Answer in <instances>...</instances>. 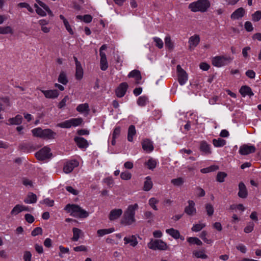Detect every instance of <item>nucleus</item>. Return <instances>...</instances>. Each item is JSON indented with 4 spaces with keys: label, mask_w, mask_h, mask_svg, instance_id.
Masks as SVG:
<instances>
[{
    "label": "nucleus",
    "mask_w": 261,
    "mask_h": 261,
    "mask_svg": "<svg viewBox=\"0 0 261 261\" xmlns=\"http://www.w3.org/2000/svg\"><path fill=\"white\" fill-rule=\"evenodd\" d=\"M22 117L20 115H17L15 117L9 119L10 125H19L22 123Z\"/></svg>",
    "instance_id": "bb28decb"
},
{
    "label": "nucleus",
    "mask_w": 261,
    "mask_h": 261,
    "mask_svg": "<svg viewBox=\"0 0 261 261\" xmlns=\"http://www.w3.org/2000/svg\"><path fill=\"white\" fill-rule=\"evenodd\" d=\"M76 66L75 78L77 80H81L83 76V69L81 64Z\"/></svg>",
    "instance_id": "473e14b6"
},
{
    "label": "nucleus",
    "mask_w": 261,
    "mask_h": 261,
    "mask_svg": "<svg viewBox=\"0 0 261 261\" xmlns=\"http://www.w3.org/2000/svg\"><path fill=\"white\" fill-rule=\"evenodd\" d=\"M72 231L73 237L71 238L72 241H77L81 234L83 233L82 231L77 228L74 227L72 229Z\"/></svg>",
    "instance_id": "2f4dec72"
},
{
    "label": "nucleus",
    "mask_w": 261,
    "mask_h": 261,
    "mask_svg": "<svg viewBox=\"0 0 261 261\" xmlns=\"http://www.w3.org/2000/svg\"><path fill=\"white\" fill-rule=\"evenodd\" d=\"M24 261H31L32 254L29 251H25L23 254Z\"/></svg>",
    "instance_id": "e2e57ef3"
},
{
    "label": "nucleus",
    "mask_w": 261,
    "mask_h": 261,
    "mask_svg": "<svg viewBox=\"0 0 261 261\" xmlns=\"http://www.w3.org/2000/svg\"><path fill=\"white\" fill-rule=\"evenodd\" d=\"M123 211L121 209L112 210L109 215V218L111 221H114L119 218L122 214Z\"/></svg>",
    "instance_id": "6ab92c4d"
},
{
    "label": "nucleus",
    "mask_w": 261,
    "mask_h": 261,
    "mask_svg": "<svg viewBox=\"0 0 261 261\" xmlns=\"http://www.w3.org/2000/svg\"><path fill=\"white\" fill-rule=\"evenodd\" d=\"M64 210L70 215L75 217L85 218L89 216V213L83 209L79 205L74 204H68L66 205Z\"/></svg>",
    "instance_id": "f03ea898"
},
{
    "label": "nucleus",
    "mask_w": 261,
    "mask_h": 261,
    "mask_svg": "<svg viewBox=\"0 0 261 261\" xmlns=\"http://www.w3.org/2000/svg\"><path fill=\"white\" fill-rule=\"evenodd\" d=\"M18 149L23 152H31L37 148L31 143H22L18 146Z\"/></svg>",
    "instance_id": "9b49d317"
},
{
    "label": "nucleus",
    "mask_w": 261,
    "mask_h": 261,
    "mask_svg": "<svg viewBox=\"0 0 261 261\" xmlns=\"http://www.w3.org/2000/svg\"><path fill=\"white\" fill-rule=\"evenodd\" d=\"M37 200V197L36 194L32 192H29L27 197L24 200L25 203H36Z\"/></svg>",
    "instance_id": "a878e982"
},
{
    "label": "nucleus",
    "mask_w": 261,
    "mask_h": 261,
    "mask_svg": "<svg viewBox=\"0 0 261 261\" xmlns=\"http://www.w3.org/2000/svg\"><path fill=\"white\" fill-rule=\"evenodd\" d=\"M148 247L152 250H165L167 249V244L162 240L151 239L147 244Z\"/></svg>",
    "instance_id": "20e7f679"
},
{
    "label": "nucleus",
    "mask_w": 261,
    "mask_h": 261,
    "mask_svg": "<svg viewBox=\"0 0 261 261\" xmlns=\"http://www.w3.org/2000/svg\"><path fill=\"white\" fill-rule=\"evenodd\" d=\"M171 184H172L175 186H181L184 183V179L182 177H178L177 178L172 179L171 181Z\"/></svg>",
    "instance_id": "ea45409f"
},
{
    "label": "nucleus",
    "mask_w": 261,
    "mask_h": 261,
    "mask_svg": "<svg viewBox=\"0 0 261 261\" xmlns=\"http://www.w3.org/2000/svg\"><path fill=\"white\" fill-rule=\"evenodd\" d=\"M77 111L80 113L89 111V105L87 103L80 104L76 108Z\"/></svg>",
    "instance_id": "58836bf2"
},
{
    "label": "nucleus",
    "mask_w": 261,
    "mask_h": 261,
    "mask_svg": "<svg viewBox=\"0 0 261 261\" xmlns=\"http://www.w3.org/2000/svg\"><path fill=\"white\" fill-rule=\"evenodd\" d=\"M43 132V129L40 127H38L36 128H34L32 130V133L34 136L37 137H40L42 138V134Z\"/></svg>",
    "instance_id": "c03bdc74"
},
{
    "label": "nucleus",
    "mask_w": 261,
    "mask_h": 261,
    "mask_svg": "<svg viewBox=\"0 0 261 261\" xmlns=\"http://www.w3.org/2000/svg\"><path fill=\"white\" fill-rule=\"evenodd\" d=\"M69 97L68 95L65 96L63 99L59 103L58 107L59 109H62L64 108L66 105V102L69 100Z\"/></svg>",
    "instance_id": "864d4df0"
},
{
    "label": "nucleus",
    "mask_w": 261,
    "mask_h": 261,
    "mask_svg": "<svg viewBox=\"0 0 261 261\" xmlns=\"http://www.w3.org/2000/svg\"><path fill=\"white\" fill-rule=\"evenodd\" d=\"M83 121V119L81 118H72L59 123L58 126L61 128H68L71 126H77L80 125L82 123Z\"/></svg>",
    "instance_id": "423d86ee"
},
{
    "label": "nucleus",
    "mask_w": 261,
    "mask_h": 261,
    "mask_svg": "<svg viewBox=\"0 0 261 261\" xmlns=\"http://www.w3.org/2000/svg\"><path fill=\"white\" fill-rule=\"evenodd\" d=\"M120 132H121V127H120V126H117V127H116L114 129L113 132L112 137L114 139L117 138L119 136V135H120Z\"/></svg>",
    "instance_id": "052dcab7"
},
{
    "label": "nucleus",
    "mask_w": 261,
    "mask_h": 261,
    "mask_svg": "<svg viewBox=\"0 0 261 261\" xmlns=\"http://www.w3.org/2000/svg\"><path fill=\"white\" fill-rule=\"evenodd\" d=\"M239 92L243 97L246 95L251 97L254 95L251 88L247 85L242 86L239 90Z\"/></svg>",
    "instance_id": "aec40b11"
},
{
    "label": "nucleus",
    "mask_w": 261,
    "mask_h": 261,
    "mask_svg": "<svg viewBox=\"0 0 261 261\" xmlns=\"http://www.w3.org/2000/svg\"><path fill=\"white\" fill-rule=\"evenodd\" d=\"M210 6L211 3L208 0H198L189 4L188 8L193 12H205Z\"/></svg>",
    "instance_id": "7ed1b4c3"
},
{
    "label": "nucleus",
    "mask_w": 261,
    "mask_h": 261,
    "mask_svg": "<svg viewBox=\"0 0 261 261\" xmlns=\"http://www.w3.org/2000/svg\"><path fill=\"white\" fill-rule=\"evenodd\" d=\"M256 148L253 145L244 144L241 146L239 149V153L242 155H247L255 151Z\"/></svg>",
    "instance_id": "9d476101"
},
{
    "label": "nucleus",
    "mask_w": 261,
    "mask_h": 261,
    "mask_svg": "<svg viewBox=\"0 0 261 261\" xmlns=\"http://www.w3.org/2000/svg\"><path fill=\"white\" fill-rule=\"evenodd\" d=\"M136 134V130L135 129V127L133 125H131L129 126L128 129V134H127V140L129 142H132L133 141V136L135 135Z\"/></svg>",
    "instance_id": "cd10ccee"
},
{
    "label": "nucleus",
    "mask_w": 261,
    "mask_h": 261,
    "mask_svg": "<svg viewBox=\"0 0 261 261\" xmlns=\"http://www.w3.org/2000/svg\"><path fill=\"white\" fill-rule=\"evenodd\" d=\"M8 34H13V30L11 27H0V34L6 35Z\"/></svg>",
    "instance_id": "f704fd0d"
},
{
    "label": "nucleus",
    "mask_w": 261,
    "mask_h": 261,
    "mask_svg": "<svg viewBox=\"0 0 261 261\" xmlns=\"http://www.w3.org/2000/svg\"><path fill=\"white\" fill-rule=\"evenodd\" d=\"M245 29L247 32H251L253 30V27L251 22L246 21L244 24Z\"/></svg>",
    "instance_id": "338daca9"
},
{
    "label": "nucleus",
    "mask_w": 261,
    "mask_h": 261,
    "mask_svg": "<svg viewBox=\"0 0 261 261\" xmlns=\"http://www.w3.org/2000/svg\"><path fill=\"white\" fill-rule=\"evenodd\" d=\"M193 254L197 258L206 259L208 257L207 255L204 253L203 251H194L193 252Z\"/></svg>",
    "instance_id": "79ce46f5"
},
{
    "label": "nucleus",
    "mask_w": 261,
    "mask_h": 261,
    "mask_svg": "<svg viewBox=\"0 0 261 261\" xmlns=\"http://www.w3.org/2000/svg\"><path fill=\"white\" fill-rule=\"evenodd\" d=\"M146 164L147 165L148 169L151 170H153L156 166V161L152 159H149Z\"/></svg>",
    "instance_id": "de8ad7c7"
},
{
    "label": "nucleus",
    "mask_w": 261,
    "mask_h": 261,
    "mask_svg": "<svg viewBox=\"0 0 261 261\" xmlns=\"http://www.w3.org/2000/svg\"><path fill=\"white\" fill-rule=\"evenodd\" d=\"M232 61L230 57L216 56L212 60V64L214 66L220 67L226 65Z\"/></svg>",
    "instance_id": "0eeeda50"
},
{
    "label": "nucleus",
    "mask_w": 261,
    "mask_h": 261,
    "mask_svg": "<svg viewBox=\"0 0 261 261\" xmlns=\"http://www.w3.org/2000/svg\"><path fill=\"white\" fill-rule=\"evenodd\" d=\"M227 174L224 172H219L216 176V180L219 182H223L225 180V178L227 177Z\"/></svg>",
    "instance_id": "4c0bfd02"
},
{
    "label": "nucleus",
    "mask_w": 261,
    "mask_h": 261,
    "mask_svg": "<svg viewBox=\"0 0 261 261\" xmlns=\"http://www.w3.org/2000/svg\"><path fill=\"white\" fill-rule=\"evenodd\" d=\"M213 143L215 147H220L225 145L226 141L222 138H219L218 139H213Z\"/></svg>",
    "instance_id": "c9c22d12"
},
{
    "label": "nucleus",
    "mask_w": 261,
    "mask_h": 261,
    "mask_svg": "<svg viewBox=\"0 0 261 261\" xmlns=\"http://www.w3.org/2000/svg\"><path fill=\"white\" fill-rule=\"evenodd\" d=\"M187 241L191 244H196L198 246L202 245V242L198 238L189 237L187 239Z\"/></svg>",
    "instance_id": "e433bc0d"
},
{
    "label": "nucleus",
    "mask_w": 261,
    "mask_h": 261,
    "mask_svg": "<svg viewBox=\"0 0 261 261\" xmlns=\"http://www.w3.org/2000/svg\"><path fill=\"white\" fill-rule=\"evenodd\" d=\"M199 149L205 154L211 153L210 145L204 141H201L200 142Z\"/></svg>",
    "instance_id": "393cba45"
},
{
    "label": "nucleus",
    "mask_w": 261,
    "mask_h": 261,
    "mask_svg": "<svg viewBox=\"0 0 261 261\" xmlns=\"http://www.w3.org/2000/svg\"><path fill=\"white\" fill-rule=\"evenodd\" d=\"M200 42V37L198 35H195L190 37L189 40V48L191 50L194 48L199 44Z\"/></svg>",
    "instance_id": "4468645a"
},
{
    "label": "nucleus",
    "mask_w": 261,
    "mask_h": 261,
    "mask_svg": "<svg viewBox=\"0 0 261 261\" xmlns=\"http://www.w3.org/2000/svg\"><path fill=\"white\" fill-rule=\"evenodd\" d=\"M254 226V224L252 222H250L247 224V225L244 228V231L245 233L251 232L253 230Z\"/></svg>",
    "instance_id": "8fccbe9b"
},
{
    "label": "nucleus",
    "mask_w": 261,
    "mask_h": 261,
    "mask_svg": "<svg viewBox=\"0 0 261 261\" xmlns=\"http://www.w3.org/2000/svg\"><path fill=\"white\" fill-rule=\"evenodd\" d=\"M245 13L244 9L240 7L235 10L231 15L230 17L232 19H239L243 17Z\"/></svg>",
    "instance_id": "f3484780"
},
{
    "label": "nucleus",
    "mask_w": 261,
    "mask_h": 261,
    "mask_svg": "<svg viewBox=\"0 0 261 261\" xmlns=\"http://www.w3.org/2000/svg\"><path fill=\"white\" fill-rule=\"evenodd\" d=\"M50 148L47 146H45L35 153V156L39 161H44L49 159L52 156V153L50 152Z\"/></svg>",
    "instance_id": "39448f33"
},
{
    "label": "nucleus",
    "mask_w": 261,
    "mask_h": 261,
    "mask_svg": "<svg viewBox=\"0 0 261 261\" xmlns=\"http://www.w3.org/2000/svg\"><path fill=\"white\" fill-rule=\"evenodd\" d=\"M100 69L103 71H105L108 67V63L107 60L106 55L104 52L100 51Z\"/></svg>",
    "instance_id": "4be33fe9"
},
{
    "label": "nucleus",
    "mask_w": 261,
    "mask_h": 261,
    "mask_svg": "<svg viewBox=\"0 0 261 261\" xmlns=\"http://www.w3.org/2000/svg\"><path fill=\"white\" fill-rule=\"evenodd\" d=\"M205 210L207 213V215L208 216H212L214 213V207L210 203H207L205 204Z\"/></svg>",
    "instance_id": "a18cd8bd"
},
{
    "label": "nucleus",
    "mask_w": 261,
    "mask_h": 261,
    "mask_svg": "<svg viewBox=\"0 0 261 261\" xmlns=\"http://www.w3.org/2000/svg\"><path fill=\"white\" fill-rule=\"evenodd\" d=\"M58 81L59 83L64 85H66L68 83V78L66 73L64 71H61L59 75Z\"/></svg>",
    "instance_id": "7c9ffc66"
},
{
    "label": "nucleus",
    "mask_w": 261,
    "mask_h": 261,
    "mask_svg": "<svg viewBox=\"0 0 261 261\" xmlns=\"http://www.w3.org/2000/svg\"><path fill=\"white\" fill-rule=\"evenodd\" d=\"M34 7L36 8V13L41 16H45L46 15V12L43 10L41 8H40L37 4H34Z\"/></svg>",
    "instance_id": "13d9d810"
},
{
    "label": "nucleus",
    "mask_w": 261,
    "mask_h": 261,
    "mask_svg": "<svg viewBox=\"0 0 261 261\" xmlns=\"http://www.w3.org/2000/svg\"><path fill=\"white\" fill-rule=\"evenodd\" d=\"M138 208L137 203L129 205L127 210L124 212L123 217L121 220V224L124 225H130L135 223V211Z\"/></svg>",
    "instance_id": "f257e3e1"
},
{
    "label": "nucleus",
    "mask_w": 261,
    "mask_h": 261,
    "mask_svg": "<svg viewBox=\"0 0 261 261\" xmlns=\"http://www.w3.org/2000/svg\"><path fill=\"white\" fill-rule=\"evenodd\" d=\"M165 44L166 47L169 49H172L173 48V44L171 41L170 36H166L165 38Z\"/></svg>",
    "instance_id": "37998d69"
},
{
    "label": "nucleus",
    "mask_w": 261,
    "mask_h": 261,
    "mask_svg": "<svg viewBox=\"0 0 261 261\" xmlns=\"http://www.w3.org/2000/svg\"><path fill=\"white\" fill-rule=\"evenodd\" d=\"M18 6L21 8H25L28 9V10L32 13L33 12V9L30 7V6L27 3H20L18 4Z\"/></svg>",
    "instance_id": "69168bd1"
},
{
    "label": "nucleus",
    "mask_w": 261,
    "mask_h": 261,
    "mask_svg": "<svg viewBox=\"0 0 261 261\" xmlns=\"http://www.w3.org/2000/svg\"><path fill=\"white\" fill-rule=\"evenodd\" d=\"M42 229L40 227H36L31 232L32 236L35 237L38 234H42Z\"/></svg>",
    "instance_id": "680f3d73"
},
{
    "label": "nucleus",
    "mask_w": 261,
    "mask_h": 261,
    "mask_svg": "<svg viewBox=\"0 0 261 261\" xmlns=\"http://www.w3.org/2000/svg\"><path fill=\"white\" fill-rule=\"evenodd\" d=\"M252 20L254 21H258L261 19V11H257L252 14Z\"/></svg>",
    "instance_id": "49530a36"
},
{
    "label": "nucleus",
    "mask_w": 261,
    "mask_h": 261,
    "mask_svg": "<svg viewBox=\"0 0 261 261\" xmlns=\"http://www.w3.org/2000/svg\"><path fill=\"white\" fill-rule=\"evenodd\" d=\"M159 202V200H158L155 198H151L149 200V204L150 206L155 211L158 210V208L156 206L155 204Z\"/></svg>",
    "instance_id": "09e8293b"
},
{
    "label": "nucleus",
    "mask_w": 261,
    "mask_h": 261,
    "mask_svg": "<svg viewBox=\"0 0 261 261\" xmlns=\"http://www.w3.org/2000/svg\"><path fill=\"white\" fill-rule=\"evenodd\" d=\"M207 235V232L206 231H203L201 232L200 235V238L206 243L211 244L212 242V241L210 239H207L206 238Z\"/></svg>",
    "instance_id": "4d7b16f0"
},
{
    "label": "nucleus",
    "mask_w": 261,
    "mask_h": 261,
    "mask_svg": "<svg viewBox=\"0 0 261 261\" xmlns=\"http://www.w3.org/2000/svg\"><path fill=\"white\" fill-rule=\"evenodd\" d=\"M188 202L189 205L185 207L184 212L189 216L194 215L196 213L195 202L193 200H189Z\"/></svg>",
    "instance_id": "f8f14e48"
},
{
    "label": "nucleus",
    "mask_w": 261,
    "mask_h": 261,
    "mask_svg": "<svg viewBox=\"0 0 261 261\" xmlns=\"http://www.w3.org/2000/svg\"><path fill=\"white\" fill-rule=\"evenodd\" d=\"M45 97L47 98H56L58 97L59 93L57 90H41Z\"/></svg>",
    "instance_id": "a211bd4d"
},
{
    "label": "nucleus",
    "mask_w": 261,
    "mask_h": 261,
    "mask_svg": "<svg viewBox=\"0 0 261 261\" xmlns=\"http://www.w3.org/2000/svg\"><path fill=\"white\" fill-rule=\"evenodd\" d=\"M238 196L241 198H246L248 196V191L246 186L243 182H240L239 184Z\"/></svg>",
    "instance_id": "2eb2a0df"
},
{
    "label": "nucleus",
    "mask_w": 261,
    "mask_h": 261,
    "mask_svg": "<svg viewBox=\"0 0 261 261\" xmlns=\"http://www.w3.org/2000/svg\"><path fill=\"white\" fill-rule=\"evenodd\" d=\"M115 231V229L113 227L109 229H99L97 231V233L99 237H102L103 236L111 233Z\"/></svg>",
    "instance_id": "72a5a7b5"
},
{
    "label": "nucleus",
    "mask_w": 261,
    "mask_h": 261,
    "mask_svg": "<svg viewBox=\"0 0 261 261\" xmlns=\"http://www.w3.org/2000/svg\"><path fill=\"white\" fill-rule=\"evenodd\" d=\"M153 40L155 43V46L159 48H162L163 47V41L158 37H154Z\"/></svg>",
    "instance_id": "bf43d9fd"
},
{
    "label": "nucleus",
    "mask_w": 261,
    "mask_h": 261,
    "mask_svg": "<svg viewBox=\"0 0 261 261\" xmlns=\"http://www.w3.org/2000/svg\"><path fill=\"white\" fill-rule=\"evenodd\" d=\"M22 212V205L17 204L11 211L12 215H16Z\"/></svg>",
    "instance_id": "a19ab883"
},
{
    "label": "nucleus",
    "mask_w": 261,
    "mask_h": 261,
    "mask_svg": "<svg viewBox=\"0 0 261 261\" xmlns=\"http://www.w3.org/2000/svg\"><path fill=\"white\" fill-rule=\"evenodd\" d=\"M147 100V98L145 96H140L139 97L137 100V103L139 106L143 107L145 106L146 103V101Z\"/></svg>",
    "instance_id": "603ef678"
},
{
    "label": "nucleus",
    "mask_w": 261,
    "mask_h": 261,
    "mask_svg": "<svg viewBox=\"0 0 261 261\" xmlns=\"http://www.w3.org/2000/svg\"><path fill=\"white\" fill-rule=\"evenodd\" d=\"M128 77L135 78L136 80V83L137 84H140V81L142 79V76L140 71L136 69L130 72L128 74Z\"/></svg>",
    "instance_id": "5701e85b"
},
{
    "label": "nucleus",
    "mask_w": 261,
    "mask_h": 261,
    "mask_svg": "<svg viewBox=\"0 0 261 261\" xmlns=\"http://www.w3.org/2000/svg\"><path fill=\"white\" fill-rule=\"evenodd\" d=\"M124 244H129L130 246L135 247L138 243L137 238L134 235L129 236L124 238Z\"/></svg>",
    "instance_id": "b1692460"
},
{
    "label": "nucleus",
    "mask_w": 261,
    "mask_h": 261,
    "mask_svg": "<svg viewBox=\"0 0 261 261\" xmlns=\"http://www.w3.org/2000/svg\"><path fill=\"white\" fill-rule=\"evenodd\" d=\"M128 87V84L126 82L121 83L115 90L116 96L120 98L124 96L126 92Z\"/></svg>",
    "instance_id": "1a4fd4ad"
},
{
    "label": "nucleus",
    "mask_w": 261,
    "mask_h": 261,
    "mask_svg": "<svg viewBox=\"0 0 261 261\" xmlns=\"http://www.w3.org/2000/svg\"><path fill=\"white\" fill-rule=\"evenodd\" d=\"M166 231L167 233L172 236L175 239H178L180 238V234L179 231L178 230L171 228L170 229H167Z\"/></svg>",
    "instance_id": "c756f323"
},
{
    "label": "nucleus",
    "mask_w": 261,
    "mask_h": 261,
    "mask_svg": "<svg viewBox=\"0 0 261 261\" xmlns=\"http://www.w3.org/2000/svg\"><path fill=\"white\" fill-rule=\"evenodd\" d=\"M73 169V166L69 163H67L64 166L63 170L66 173H69L72 171Z\"/></svg>",
    "instance_id": "3c124183"
},
{
    "label": "nucleus",
    "mask_w": 261,
    "mask_h": 261,
    "mask_svg": "<svg viewBox=\"0 0 261 261\" xmlns=\"http://www.w3.org/2000/svg\"><path fill=\"white\" fill-rule=\"evenodd\" d=\"M144 217H145V219H149L148 221V223H151V221H152V219H153V214L151 212H150V211H146V212H145L144 213Z\"/></svg>",
    "instance_id": "0e129e2a"
},
{
    "label": "nucleus",
    "mask_w": 261,
    "mask_h": 261,
    "mask_svg": "<svg viewBox=\"0 0 261 261\" xmlns=\"http://www.w3.org/2000/svg\"><path fill=\"white\" fill-rule=\"evenodd\" d=\"M74 141L77 146L81 149L86 148L88 147L89 143L88 141L83 137H75Z\"/></svg>",
    "instance_id": "ddd939ff"
},
{
    "label": "nucleus",
    "mask_w": 261,
    "mask_h": 261,
    "mask_svg": "<svg viewBox=\"0 0 261 261\" xmlns=\"http://www.w3.org/2000/svg\"><path fill=\"white\" fill-rule=\"evenodd\" d=\"M120 177L123 180H129L132 177V174L128 171L123 172L120 174Z\"/></svg>",
    "instance_id": "5fc2aeb1"
},
{
    "label": "nucleus",
    "mask_w": 261,
    "mask_h": 261,
    "mask_svg": "<svg viewBox=\"0 0 261 261\" xmlns=\"http://www.w3.org/2000/svg\"><path fill=\"white\" fill-rule=\"evenodd\" d=\"M25 220L29 223H32L34 220V217L30 214H27L24 216Z\"/></svg>",
    "instance_id": "774afa93"
},
{
    "label": "nucleus",
    "mask_w": 261,
    "mask_h": 261,
    "mask_svg": "<svg viewBox=\"0 0 261 261\" xmlns=\"http://www.w3.org/2000/svg\"><path fill=\"white\" fill-rule=\"evenodd\" d=\"M42 138L46 139H53L55 138L56 133L51 129L47 128L43 129Z\"/></svg>",
    "instance_id": "412c9836"
},
{
    "label": "nucleus",
    "mask_w": 261,
    "mask_h": 261,
    "mask_svg": "<svg viewBox=\"0 0 261 261\" xmlns=\"http://www.w3.org/2000/svg\"><path fill=\"white\" fill-rule=\"evenodd\" d=\"M205 226L204 224H196L193 225L192 228V230L195 232H198L201 230Z\"/></svg>",
    "instance_id": "6e6d98bb"
},
{
    "label": "nucleus",
    "mask_w": 261,
    "mask_h": 261,
    "mask_svg": "<svg viewBox=\"0 0 261 261\" xmlns=\"http://www.w3.org/2000/svg\"><path fill=\"white\" fill-rule=\"evenodd\" d=\"M145 179L143 189L144 191H148L152 188L153 184L150 176H147Z\"/></svg>",
    "instance_id": "c85d7f7f"
},
{
    "label": "nucleus",
    "mask_w": 261,
    "mask_h": 261,
    "mask_svg": "<svg viewBox=\"0 0 261 261\" xmlns=\"http://www.w3.org/2000/svg\"><path fill=\"white\" fill-rule=\"evenodd\" d=\"M142 146L143 149L147 152H151L154 148L152 142L148 139L142 141Z\"/></svg>",
    "instance_id": "dca6fc26"
},
{
    "label": "nucleus",
    "mask_w": 261,
    "mask_h": 261,
    "mask_svg": "<svg viewBox=\"0 0 261 261\" xmlns=\"http://www.w3.org/2000/svg\"><path fill=\"white\" fill-rule=\"evenodd\" d=\"M178 81L180 85H184L188 80V74L181 67L180 65L177 66Z\"/></svg>",
    "instance_id": "6e6552de"
}]
</instances>
